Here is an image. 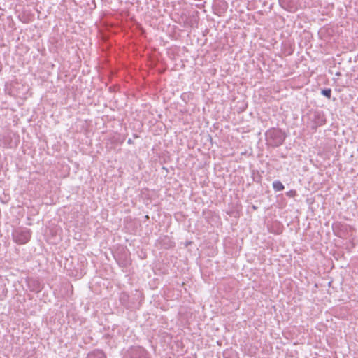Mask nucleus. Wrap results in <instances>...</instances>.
Here are the masks:
<instances>
[{"label":"nucleus","mask_w":358,"mask_h":358,"mask_svg":"<svg viewBox=\"0 0 358 358\" xmlns=\"http://www.w3.org/2000/svg\"><path fill=\"white\" fill-rule=\"evenodd\" d=\"M265 137L267 145L273 148L281 145L285 140V136L282 130L275 127L267 130Z\"/></svg>","instance_id":"1"},{"label":"nucleus","mask_w":358,"mask_h":358,"mask_svg":"<svg viewBox=\"0 0 358 358\" xmlns=\"http://www.w3.org/2000/svg\"><path fill=\"white\" fill-rule=\"evenodd\" d=\"M13 240L15 243L22 245L27 243L31 238V231L23 227H15L12 232Z\"/></svg>","instance_id":"2"},{"label":"nucleus","mask_w":358,"mask_h":358,"mask_svg":"<svg viewBox=\"0 0 358 358\" xmlns=\"http://www.w3.org/2000/svg\"><path fill=\"white\" fill-rule=\"evenodd\" d=\"M307 117L308 119L307 124L311 129H316L326 123V118L322 111H310L307 113Z\"/></svg>","instance_id":"3"},{"label":"nucleus","mask_w":358,"mask_h":358,"mask_svg":"<svg viewBox=\"0 0 358 358\" xmlns=\"http://www.w3.org/2000/svg\"><path fill=\"white\" fill-rule=\"evenodd\" d=\"M129 358H148V352L141 347L131 348Z\"/></svg>","instance_id":"4"},{"label":"nucleus","mask_w":358,"mask_h":358,"mask_svg":"<svg viewBox=\"0 0 358 358\" xmlns=\"http://www.w3.org/2000/svg\"><path fill=\"white\" fill-rule=\"evenodd\" d=\"M280 4L289 12H295L297 10L296 5L291 0H280Z\"/></svg>","instance_id":"5"},{"label":"nucleus","mask_w":358,"mask_h":358,"mask_svg":"<svg viewBox=\"0 0 358 358\" xmlns=\"http://www.w3.org/2000/svg\"><path fill=\"white\" fill-rule=\"evenodd\" d=\"M87 358H106V355L101 350H94L88 353Z\"/></svg>","instance_id":"6"},{"label":"nucleus","mask_w":358,"mask_h":358,"mask_svg":"<svg viewBox=\"0 0 358 358\" xmlns=\"http://www.w3.org/2000/svg\"><path fill=\"white\" fill-rule=\"evenodd\" d=\"M267 230L273 234H279L282 232V225H266Z\"/></svg>","instance_id":"7"},{"label":"nucleus","mask_w":358,"mask_h":358,"mask_svg":"<svg viewBox=\"0 0 358 358\" xmlns=\"http://www.w3.org/2000/svg\"><path fill=\"white\" fill-rule=\"evenodd\" d=\"M160 243L162 244V247L166 249L173 248L175 245V243L171 238L166 236L161 240Z\"/></svg>","instance_id":"8"},{"label":"nucleus","mask_w":358,"mask_h":358,"mask_svg":"<svg viewBox=\"0 0 358 358\" xmlns=\"http://www.w3.org/2000/svg\"><path fill=\"white\" fill-rule=\"evenodd\" d=\"M272 187L275 192L282 191L285 189L284 185L280 180H274Z\"/></svg>","instance_id":"9"},{"label":"nucleus","mask_w":358,"mask_h":358,"mask_svg":"<svg viewBox=\"0 0 358 358\" xmlns=\"http://www.w3.org/2000/svg\"><path fill=\"white\" fill-rule=\"evenodd\" d=\"M321 93L325 97L330 99L331 95V90L330 88L322 89Z\"/></svg>","instance_id":"10"},{"label":"nucleus","mask_w":358,"mask_h":358,"mask_svg":"<svg viewBox=\"0 0 358 358\" xmlns=\"http://www.w3.org/2000/svg\"><path fill=\"white\" fill-rule=\"evenodd\" d=\"M286 195L289 198H293L296 195V191L292 189L286 192Z\"/></svg>","instance_id":"11"},{"label":"nucleus","mask_w":358,"mask_h":358,"mask_svg":"<svg viewBox=\"0 0 358 358\" xmlns=\"http://www.w3.org/2000/svg\"><path fill=\"white\" fill-rule=\"evenodd\" d=\"M340 226H341V225H338V224L332 225V229H333V231H334V232H336V231L340 228Z\"/></svg>","instance_id":"12"},{"label":"nucleus","mask_w":358,"mask_h":358,"mask_svg":"<svg viewBox=\"0 0 358 358\" xmlns=\"http://www.w3.org/2000/svg\"><path fill=\"white\" fill-rule=\"evenodd\" d=\"M192 244V241H187L185 243V247H188L189 245H190Z\"/></svg>","instance_id":"13"},{"label":"nucleus","mask_w":358,"mask_h":358,"mask_svg":"<svg viewBox=\"0 0 358 358\" xmlns=\"http://www.w3.org/2000/svg\"><path fill=\"white\" fill-rule=\"evenodd\" d=\"M357 151H358V148H357Z\"/></svg>","instance_id":"14"}]
</instances>
